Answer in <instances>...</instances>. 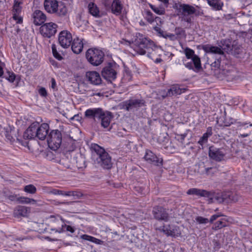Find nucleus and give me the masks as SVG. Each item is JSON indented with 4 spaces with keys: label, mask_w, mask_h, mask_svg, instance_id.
I'll return each mask as SVG.
<instances>
[{
    "label": "nucleus",
    "mask_w": 252,
    "mask_h": 252,
    "mask_svg": "<svg viewBox=\"0 0 252 252\" xmlns=\"http://www.w3.org/2000/svg\"><path fill=\"white\" fill-rule=\"evenodd\" d=\"M33 22L36 26L41 25L46 20V15L40 10H35L32 15Z\"/></svg>",
    "instance_id": "nucleus-19"
},
{
    "label": "nucleus",
    "mask_w": 252,
    "mask_h": 252,
    "mask_svg": "<svg viewBox=\"0 0 252 252\" xmlns=\"http://www.w3.org/2000/svg\"><path fill=\"white\" fill-rule=\"evenodd\" d=\"M220 59H218L211 63V67L212 69L214 68L215 70L220 69Z\"/></svg>",
    "instance_id": "nucleus-48"
},
{
    "label": "nucleus",
    "mask_w": 252,
    "mask_h": 252,
    "mask_svg": "<svg viewBox=\"0 0 252 252\" xmlns=\"http://www.w3.org/2000/svg\"><path fill=\"white\" fill-rule=\"evenodd\" d=\"M226 151L224 148H218L211 146L209 149V157L217 161H220L224 159Z\"/></svg>",
    "instance_id": "nucleus-9"
},
{
    "label": "nucleus",
    "mask_w": 252,
    "mask_h": 252,
    "mask_svg": "<svg viewBox=\"0 0 252 252\" xmlns=\"http://www.w3.org/2000/svg\"><path fill=\"white\" fill-rule=\"evenodd\" d=\"M88 8L89 13L93 16L96 18H99L101 16L99 8L94 3L90 2L89 3Z\"/></svg>",
    "instance_id": "nucleus-27"
},
{
    "label": "nucleus",
    "mask_w": 252,
    "mask_h": 252,
    "mask_svg": "<svg viewBox=\"0 0 252 252\" xmlns=\"http://www.w3.org/2000/svg\"><path fill=\"white\" fill-rule=\"evenodd\" d=\"M72 41V36L71 33L66 31L61 32L59 36V42L61 46L64 48L70 46Z\"/></svg>",
    "instance_id": "nucleus-12"
},
{
    "label": "nucleus",
    "mask_w": 252,
    "mask_h": 252,
    "mask_svg": "<svg viewBox=\"0 0 252 252\" xmlns=\"http://www.w3.org/2000/svg\"><path fill=\"white\" fill-rule=\"evenodd\" d=\"M152 213L154 218L157 220L167 222L169 220V214L166 209L161 206L153 207Z\"/></svg>",
    "instance_id": "nucleus-8"
},
{
    "label": "nucleus",
    "mask_w": 252,
    "mask_h": 252,
    "mask_svg": "<svg viewBox=\"0 0 252 252\" xmlns=\"http://www.w3.org/2000/svg\"><path fill=\"white\" fill-rule=\"evenodd\" d=\"M4 135L5 136L6 140L10 143H12L14 141L15 139L11 134V131H5L4 132Z\"/></svg>",
    "instance_id": "nucleus-44"
},
{
    "label": "nucleus",
    "mask_w": 252,
    "mask_h": 252,
    "mask_svg": "<svg viewBox=\"0 0 252 252\" xmlns=\"http://www.w3.org/2000/svg\"><path fill=\"white\" fill-rule=\"evenodd\" d=\"M57 27L58 26L55 23H46L40 27V32L44 37L50 38L56 33Z\"/></svg>",
    "instance_id": "nucleus-10"
},
{
    "label": "nucleus",
    "mask_w": 252,
    "mask_h": 252,
    "mask_svg": "<svg viewBox=\"0 0 252 252\" xmlns=\"http://www.w3.org/2000/svg\"><path fill=\"white\" fill-rule=\"evenodd\" d=\"M86 57L91 64L94 66H97L103 62L104 53L100 49L92 48L87 51Z\"/></svg>",
    "instance_id": "nucleus-5"
},
{
    "label": "nucleus",
    "mask_w": 252,
    "mask_h": 252,
    "mask_svg": "<svg viewBox=\"0 0 252 252\" xmlns=\"http://www.w3.org/2000/svg\"><path fill=\"white\" fill-rule=\"evenodd\" d=\"M146 105V102L143 99L131 98L124 102V108L127 111L137 109Z\"/></svg>",
    "instance_id": "nucleus-11"
},
{
    "label": "nucleus",
    "mask_w": 252,
    "mask_h": 252,
    "mask_svg": "<svg viewBox=\"0 0 252 252\" xmlns=\"http://www.w3.org/2000/svg\"><path fill=\"white\" fill-rule=\"evenodd\" d=\"M183 63L185 66L189 69H193L194 67H195L192 59H191L190 62H188L187 60H184Z\"/></svg>",
    "instance_id": "nucleus-45"
},
{
    "label": "nucleus",
    "mask_w": 252,
    "mask_h": 252,
    "mask_svg": "<svg viewBox=\"0 0 252 252\" xmlns=\"http://www.w3.org/2000/svg\"><path fill=\"white\" fill-rule=\"evenodd\" d=\"M213 132L212 127H208L207 128L206 132L203 134L201 137H200L199 140L198 142V143L201 146H203L205 143H206L208 142V138L211 136Z\"/></svg>",
    "instance_id": "nucleus-28"
},
{
    "label": "nucleus",
    "mask_w": 252,
    "mask_h": 252,
    "mask_svg": "<svg viewBox=\"0 0 252 252\" xmlns=\"http://www.w3.org/2000/svg\"><path fill=\"white\" fill-rule=\"evenodd\" d=\"M226 225V222L223 220H219L214 223L212 229L215 230L220 229Z\"/></svg>",
    "instance_id": "nucleus-39"
},
{
    "label": "nucleus",
    "mask_w": 252,
    "mask_h": 252,
    "mask_svg": "<svg viewBox=\"0 0 252 252\" xmlns=\"http://www.w3.org/2000/svg\"><path fill=\"white\" fill-rule=\"evenodd\" d=\"M173 8L177 12V15L181 17L182 21L189 24L192 22V15L196 17L204 15L203 10L197 5L193 6L178 2L173 4Z\"/></svg>",
    "instance_id": "nucleus-1"
},
{
    "label": "nucleus",
    "mask_w": 252,
    "mask_h": 252,
    "mask_svg": "<svg viewBox=\"0 0 252 252\" xmlns=\"http://www.w3.org/2000/svg\"><path fill=\"white\" fill-rule=\"evenodd\" d=\"M23 190L28 193L35 194L36 192L37 189L34 185L30 184L25 186Z\"/></svg>",
    "instance_id": "nucleus-34"
},
{
    "label": "nucleus",
    "mask_w": 252,
    "mask_h": 252,
    "mask_svg": "<svg viewBox=\"0 0 252 252\" xmlns=\"http://www.w3.org/2000/svg\"><path fill=\"white\" fill-rule=\"evenodd\" d=\"M158 47L153 41L146 38L139 39L136 42L134 50L140 55L147 53L149 58L154 60L157 55Z\"/></svg>",
    "instance_id": "nucleus-4"
},
{
    "label": "nucleus",
    "mask_w": 252,
    "mask_h": 252,
    "mask_svg": "<svg viewBox=\"0 0 252 252\" xmlns=\"http://www.w3.org/2000/svg\"><path fill=\"white\" fill-rule=\"evenodd\" d=\"M155 20L157 22H160L161 23V19L160 18L158 17H155Z\"/></svg>",
    "instance_id": "nucleus-63"
},
{
    "label": "nucleus",
    "mask_w": 252,
    "mask_h": 252,
    "mask_svg": "<svg viewBox=\"0 0 252 252\" xmlns=\"http://www.w3.org/2000/svg\"><path fill=\"white\" fill-rule=\"evenodd\" d=\"M226 194V203H229L230 201L236 202L238 200V196L236 194L231 192H228Z\"/></svg>",
    "instance_id": "nucleus-36"
},
{
    "label": "nucleus",
    "mask_w": 252,
    "mask_h": 252,
    "mask_svg": "<svg viewBox=\"0 0 252 252\" xmlns=\"http://www.w3.org/2000/svg\"><path fill=\"white\" fill-rule=\"evenodd\" d=\"M49 129V126L47 123H43L40 125L38 123L37 126V139L43 140L48 136L47 134Z\"/></svg>",
    "instance_id": "nucleus-18"
},
{
    "label": "nucleus",
    "mask_w": 252,
    "mask_h": 252,
    "mask_svg": "<svg viewBox=\"0 0 252 252\" xmlns=\"http://www.w3.org/2000/svg\"><path fill=\"white\" fill-rule=\"evenodd\" d=\"M82 238L85 240L90 241H93V239H94V238L93 237H92V236L86 235V234L83 235L82 236Z\"/></svg>",
    "instance_id": "nucleus-55"
},
{
    "label": "nucleus",
    "mask_w": 252,
    "mask_h": 252,
    "mask_svg": "<svg viewBox=\"0 0 252 252\" xmlns=\"http://www.w3.org/2000/svg\"><path fill=\"white\" fill-rule=\"evenodd\" d=\"M171 228V229L170 230L169 236L176 237L180 236L181 232L179 230V226L173 225L172 227Z\"/></svg>",
    "instance_id": "nucleus-35"
},
{
    "label": "nucleus",
    "mask_w": 252,
    "mask_h": 252,
    "mask_svg": "<svg viewBox=\"0 0 252 252\" xmlns=\"http://www.w3.org/2000/svg\"><path fill=\"white\" fill-rule=\"evenodd\" d=\"M208 4L215 10H220L223 5L220 0H207Z\"/></svg>",
    "instance_id": "nucleus-30"
},
{
    "label": "nucleus",
    "mask_w": 252,
    "mask_h": 252,
    "mask_svg": "<svg viewBox=\"0 0 252 252\" xmlns=\"http://www.w3.org/2000/svg\"><path fill=\"white\" fill-rule=\"evenodd\" d=\"M187 193L189 195H195L199 197H205L212 200L213 195L211 191H208L206 190L192 188L189 189Z\"/></svg>",
    "instance_id": "nucleus-17"
},
{
    "label": "nucleus",
    "mask_w": 252,
    "mask_h": 252,
    "mask_svg": "<svg viewBox=\"0 0 252 252\" xmlns=\"http://www.w3.org/2000/svg\"><path fill=\"white\" fill-rule=\"evenodd\" d=\"M7 76L5 77L10 82L13 83L16 78V75L13 72L10 71L7 72Z\"/></svg>",
    "instance_id": "nucleus-46"
},
{
    "label": "nucleus",
    "mask_w": 252,
    "mask_h": 252,
    "mask_svg": "<svg viewBox=\"0 0 252 252\" xmlns=\"http://www.w3.org/2000/svg\"><path fill=\"white\" fill-rule=\"evenodd\" d=\"M8 198H9L11 200H14L15 198H17L16 195H11L8 196Z\"/></svg>",
    "instance_id": "nucleus-60"
},
{
    "label": "nucleus",
    "mask_w": 252,
    "mask_h": 252,
    "mask_svg": "<svg viewBox=\"0 0 252 252\" xmlns=\"http://www.w3.org/2000/svg\"><path fill=\"white\" fill-rule=\"evenodd\" d=\"M185 54L187 59H192L195 68L199 69L201 67L200 59L198 56L194 54V51L189 48L185 50Z\"/></svg>",
    "instance_id": "nucleus-14"
},
{
    "label": "nucleus",
    "mask_w": 252,
    "mask_h": 252,
    "mask_svg": "<svg viewBox=\"0 0 252 252\" xmlns=\"http://www.w3.org/2000/svg\"><path fill=\"white\" fill-rule=\"evenodd\" d=\"M234 124L236 125L238 129L240 130L243 127L244 129H248L249 126H252V124H250L247 122H235Z\"/></svg>",
    "instance_id": "nucleus-37"
},
{
    "label": "nucleus",
    "mask_w": 252,
    "mask_h": 252,
    "mask_svg": "<svg viewBox=\"0 0 252 252\" xmlns=\"http://www.w3.org/2000/svg\"><path fill=\"white\" fill-rule=\"evenodd\" d=\"M154 29L155 31H156L158 34L161 32L162 30L158 27L156 26L154 28Z\"/></svg>",
    "instance_id": "nucleus-58"
},
{
    "label": "nucleus",
    "mask_w": 252,
    "mask_h": 252,
    "mask_svg": "<svg viewBox=\"0 0 252 252\" xmlns=\"http://www.w3.org/2000/svg\"><path fill=\"white\" fill-rule=\"evenodd\" d=\"M62 228L65 229L67 231L70 232L72 233L75 231L74 227L69 225L64 224L62 226Z\"/></svg>",
    "instance_id": "nucleus-51"
},
{
    "label": "nucleus",
    "mask_w": 252,
    "mask_h": 252,
    "mask_svg": "<svg viewBox=\"0 0 252 252\" xmlns=\"http://www.w3.org/2000/svg\"><path fill=\"white\" fill-rule=\"evenodd\" d=\"M196 221L199 224H206L209 222V220L207 218H203L201 216H198L195 219Z\"/></svg>",
    "instance_id": "nucleus-47"
},
{
    "label": "nucleus",
    "mask_w": 252,
    "mask_h": 252,
    "mask_svg": "<svg viewBox=\"0 0 252 252\" xmlns=\"http://www.w3.org/2000/svg\"><path fill=\"white\" fill-rule=\"evenodd\" d=\"M173 225H163L162 228H158L159 231L163 232L165 235L167 236H169L170 230H171V228Z\"/></svg>",
    "instance_id": "nucleus-41"
},
{
    "label": "nucleus",
    "mask_w": 252,
    "mask_h": 252,
    "mask_svg": "<svg viewBox=\"0 0 252 252\" xmlns=\"http://www.w3.org/2000/svg\"><path fill=\"white\" fill-rule=\"evenodd\" d=\"M186 90V89L181 88L180 86L177 84L173 85L169 89H168L167 95H170L171 97L173 96H176L185 93Z\"/></svg>",
    "instance_id": "nucleus-23"
},
{
    "label": "nucleus",
    "mask_w": 252,
    "mask_h": 252,
    "mask_svg": "<svg viewBox=\"0 0 252 252\" xmlns=\"http://www.w3.org/2000/svg\"><path fill=\"white\" fill-rule=\"evenodd\" d=\"M86 77L90 83L93 85H98L101 83L100 75L96 71H93L87 72Z\"/></svg>",
    "instance_id": "nucleus-20"
},
{
    "label": "nucleus",
    "mask_w": 252,
    "mask_h": 252,
    "mask_svg": "<svg viewBox=\"0 0 252 252\" xmlns=\"http://www.w3.org/2000/svg\"><path fill=\"white\" fill-rule=\"evenodd\" d=\"M202 48L206 53H212L218 55H223L224 54L223 51L220 48L217 46L206 44L204 45Z\"/></svg>",
    "instance_id": "nucleus-25"
},
{
    "label": "nucleus",
    "mask_w": 252,
    "mask_h": 252,
    "mask_svg": "<svg viewBox=\"0 0 252 252\" xmlns=\"http://www.w3.org/2000/svg\"><path fill=\"white\" fill-rule=\"evenodd\" d=\"M17 201L22 204H36V200L27 197L21 196L17 198Z\"/></svg>",
    "instance_id": "nucleus-31"
},
{
    "label": "nucleus",
    "mask_w": 252,
    "mask_h": 252,
    "mask_svg": "<svg viewBox=\"0 0 252 252\" xmlns=\"http://www.w3.org/2000/svg\"><path fill=\"white\" fill-rule=\"evenodd\" d=\"M19 14H13V18L16 21V23L20 24L22 22V18L19 15Z\"/></svg>",
    "instance_id": "nucleus-52"
},
{
    "label": "nucleus",
    "mask_w": 252,
    "mask_h": 252,
    "mask_svg": "<svg viewBox=\"0 0 252 252\" xmlns=\"http://www.w3.org/2000/svg\"><path fill=\"white\" fill-rule=\"evenodd\" d=\"M160 1H162L164 4L167 6V4L169 2V0H159Z\"/></svg>",
    "instance_id": "nucleus-62"
},
{
    "label": "nucleus",
    "mask_w": 252,
    "mask_h": 252,
    "mask_svg": "<svg viewBox=\"0 0 252 252\" xmlns=\"http://www.w3.org/2000/svg\"><path fill=\"white\" fill-rule=\"evenodd\" d=\"M101 75L105 79L112 82L116 78L117 72L113 66L111 64H109L102 69Z\"/></svg>",
    "instance_id": "nucleus-13"
},
{
    "label": "nucleus",
    "mask_w": 252,
    "mask_h": 252,
    "mask_svg": "<svg viewBox=\"0 0 252 252\" xmlns=\"http://www.w3.org/2000/svg\"><path fill=\"white\" fill-rule=\"evenodd\" d=\"M213 196L212 200L210 198L209 199V203H212L214 202L215 201L219 203H221L224 202H226L227 197H226V193H223L221 194H215L214 192H212Z\"/></svg>",
    "instance_id": "nucleus-26"
},
{
    "label": "nucleus",
    "mask_w": 252,
    "mask_h": 252,
    "mask_svg": "<svg viewBox=\"0 0 252 252\" xmlns=\"http://www.w3.org/2000/svg\"><path fill=\"white\" fill-rule=\"evenodd\" d=\"M21 4H17V3L14 2L13 7V14H19L21 11Z\"/></svg>",
    "instance_id": "nucleus-49"
},
{
    "label": "nucleus",
    "mask_w": 252,
    "mask_h": 252,
    "mask_svg": "<svg viewBox=\"0 0 252 252\" xmlns=\"http://www.w3.org/2000/svg\"><path fill=\"white\" fill-rule=\"evenodd\" d=\"M144 158L149 163L157 166H160L162 164V159L158 158L151 151H146Z\"/></svg>",
    "instance_id": "nucleus-16"
},
{
    "label": "nucleus",
    "mask_w": 252,
    "mask_h": 252,
    "mask_svg": "<svg viewBox=\"0 0 252 252\" xmlns=\"http://www.w3.org/2000/svg\"><path fill=\"white\" fill-rule=\"evenodd\" d=\"M222 49L228 53H232L233 46L229 40H225L222 43Z\"/></svg>",
    "instance_id": "nucleus-33"
},
{
    "label": "nucleus",
    "mask_w": 252,
    "mask_h": 252,
    "mask_svg": "<svg viewBox=\"0 0 252 252\" xmlns=\"http://www.w3.org/2000/svg\"><path fill=\"white\" fill-rule=\"evenodd\" d=\"M49 147L53 150H57L62 142V134L58 129L52 130L47 137Z\"/></svg>",
    "instance_id": "nucleus-6"
},
{
    "label": "nucleus",
    "mask_w": 252,
    "mask_h": 252,
    "mask_svg": "<svg viewBox=\"0 0 252 252\" xmlns=\"http://www.w3.org/2000/svg\"><path fill=\"white\" fill-rule=\"evenodd\" d=\"M218 171V169L215 167L206 168L205 169V174L208 176H212Z\"/></svg>",
    "instance_id": "nucleus-43"
},
{
    "label": "nucleus",
    "mask_w": 252,
    "mask_h": 252,
    "mask_svg": "<svg viewBox=\"0 0 252 252\" xmlns=\"http://www.w3.org/2000/svg\"><path fill=\"white\" fill-rule=\"evenodd\" d=\"M250 134H251V132L249 130V133L241 134H240V137H242V138L246 137H248V136H249L250 135Z\"/></svg>",
    "instance_id": "nucleus-59"
},
{
    "label": "nucleus",
    "mask_w": 252,
    "mask_h": 252,
    "mask_svg": "<svg viewBox=\"0 0 252 252\" xmlns=\"http://www.w3.org/2000/svg\"><path fill=\"white\" fill-rule=\"evenodd\" d=\"M150 7L157 14L163 15L165 13V8L162 6L156 7L155 5L149 3Z\"/></svg>",
    "instance_id": "nucleus-32"
},
{
    "label": "nucleus",
    "mask_w": 252,
    "mask_h": 252,
    "mask_svg": "<svg viewBox=\"0 0 252 252\" xmlns=\"http://www.w3.org/2000/svg\"><path fill=\"white\" fill-rule=\"evenodd\" d=\"M123 6L119 0H114L111 5L113 13L118 15L121 14Z\"/></svg>",
    "instance_id": "nucleus-29"
},
{
    "label": "nucleus",
    "mask_w": 252,
    "mask_h": 252,
    "mask_svg": "<svg viewBox=\"0 0 252 252\" xmlns=\"http://www.w3.org/2000/svg\"><path fill=\"white\" fill-rule=\"evenodd\" d=\"M38 93L41 96L43 97H46L47 95V91L43 87H41L39 89Z\"/></svg>",
    "instance_id": "nucleus-53"
},
{
    "label": "nucleus",
    "mask_w": 252,
    "mask_h": 252,
    "mask_svg": "<svg viewBox=\"0 0 252 252\" xmlns=\"http://www.w3.org/2000/svg\"><path fill=\"white\" fill-rule=\"evenodd\" d=\"M174 35H176L177 39L178 37H181L185 35V31L181 27H176L175 29Z\"/></svg>",
    "instance_id": "nucleus-38"
},
{
    "label": "nucleus",
    "mask_w": 252,
    "mask_h": 252,
    "mask_svg": "<svg viewBox=\"0 0 252 252\" xmlns=\"http://www.w3.org/2000/svg\"><path fill=\"white\" fill-rule=\"evenodd\" d=\"M155 16L150 10L145 11V19L150 23L155 21Z\"/></svg>",
    "instance_id": "nucleus-40"
},
{
    "label": "nucleus",
    "mask_w": 252,
    "mask_h": 252,
    "mask_svg": "<svg viewBox=\"0 0 252 252\" xmlns=\"http://www.w3.org/2000/svg\"><path fill=\"white\" fill-rule=\"evenodd\" d=\"M52 50L53 55L56 59L59 61H61L63 59L62 56L58 52L56 45L55 44H53L52 45Z\"/></svg>",
    "instance_id": "nucleus-42"
},
{
    "label": "nucleus",
    "mask_w": 252,
    "mask_h": 252,
    "mask_svg": "<svg viewBox=\"0 0 252 252\" xmlns=\"http://www.w3.org/2000/svg\"><path fill=\"white\" fill-rule=\"evenodd\" d=\"M56 86V81L54 78L51 79V87L53 89H54Z\"/></svg>",
    "instance_id": "nucleus-56"
},
{
    "label": "nucleus",
    "mask_w": 252,
    "mask_h": 252,
    "mask_svg": "<svg viewBox=\"0 0 252 252\" xmlns=\"http://www.w3.org/2000/svg\"><path fill=\"white\" fill-rule=\"evenodd\" d=\"M49 193L54 195H61L63 196H78L77 192L75 191H64L63 190L58 189H51L49 191Z\"/></svg>",
    "instance_id": "nucleus-24"
},
{
    "label": "nucleus",
    "mask_w": 252,
    "mask_h": 252,
    "mask_svg": "<svg viewBox=\"0 0 252 252\" xmlns=\"http://www.w3.org/2000/svg\"><path fill=\"white\" fill-rule=\"evenodd\" d=\"M44 7L48 13L56 14L60 16H64L67 12L65 7L61 8L59 11V2L57 0H45Z\"/></svg>",
    "instance_id": "nucleus-7"
},
{
    "label": "nucleus",
    "mask_w": 252,
    "mask_h": 252,
    "mask_svg": "<svg viewBox=\"0 0 252 252\" xmlns=\"http://www.w3.org/2000/svg\"><path fill=\"white\" fill-rule=\"evenodd\" d=\"M14 2L17 3V4H22L23 0H14Z\"/></svg>",
    "instance_id": "nucleus-61"
},
{
    "label": "nucleus",
    "mask_w": 252,
    "mask_h": 252,
    "mask_svg": "<svg viewBox=\"0 0 252 252\" xmlns=\"http://www.w3.org/2000/svg\"><path fill=\"white\" fill-rule=\"evenodd\" d=\"M161 61H162L161 59H160V58H156V59H155V62L156 63H160Z\"/></svg>",
    "instance_id": "nucleus-64"
},
{
    "label": "nucleus",
    "mask_w": 252,
    "mask_h": 252,
    "mask_svg": "<svg viewBox=\"0 0 252 252\" xmlns=\"http://www.w3.org/2000/svg\"><path fill=\"white\" fill-rule=\"evenodd\" d=\"M31 212V208L23 206H18L14 211L15 217L19 218L20 217H27Z\"/></svg>",
    "instance_id": "nucleus-21"
},
{
    "label": "nucleus",
    "mask_w": 252,
    "mask_h": 252,
    "mask_svg": "<svg viewBox=\"0 0 252 252\" xmlns=\"http://www.w3.org/2000/svg\"><path fill=\"white\" fill-rule=\"evenodd\" d=\"M86 118L93 119L95 121L96 119L101 120V126L103 128H107L113 116L111 112L104 111L101 108H94L87 109L84 114Z\"/></svg>",
    "instance_id": "nucleus-2"
},
{
    "label": "nucleus",
    "mask_w": 252,
    "mask_h": 252,
    "mask_svg": "<svg viewBox=\"0 0 252 252\" xmlns=\"http://www.w3.org/2000/svg\"><path fill=\"white\" fill-rule=\"evenodd\" d=\"M72 42L71 48L72 51L76 54L80 53L83 48V39L76 37L72 40Z\"/></svg>",
    "instance_id": "nucleus-22"
},
{
    "label": "nucleus",
    "mask_w": 252,
    "mask_h": 252,
    "mask_svg": "<svg viewBox=\"0 0 252 252\" xmlns=\"http://www.w3.org/2000/svg\"><path fill=\"white\" fill-rule=\"evenodd\" d=\"M164 38H169L170 40L174 41L175 40H177V37L176 36V35H174V34L166 32L165 33H164Z\"/></svg>",
    "instance_id": "nucleus-50"
},
{
    "label": "nucleus",
    "mask_w": 252,
    "mask_h": 252,
    "mask_svg": "<svg viewBox=\"0 0 252 252\" xmlns=\"http://www.w3.org/2000/svg\"><path fill=\"white\" fill-rule=\"evenodd\" d=\"M90 150L94 156H97L96 161L101 167L106 169L111 168L113 164L111 157L104 148L97 144L92 143Z\"/></svg>",
    "instance_id": "nucleus-3"
},
{
    "label": "nucleus",
    "mask_w": 252,
    "mask_h": 252,
    "mask_svg": "<svg viewBox=\"0 0 252 252\" xmlns=\"http://www.w3.org/2000/svg\"><path fill=\"white\" fill-rule=\"evenodd\" d=\"M167 91H163L161 93V96L163 98H165L166 97H171L170 95H167Z\"/></svg>",
    "instance_id": "nucleus-57"
},
{
    "label": "nucleus",
    "mask_w": 252,
    "mask_h": 252,
    "mask_svg": "<svg viewBox=\"0 0 252 252\" xmlns=\"http://www.w3.org/2000/svg\"><path fill=\"white\" fill-rule=\"evenodd\" d=\"M222 215H218V214H215V215H214L213 216H211V218H210V220H209V222H210V223H213V222L216 220L219 217H220V216H222Z\"/></svg>",
    "instance_id": "nucleus-54"
},
{
    "label": "nucleus",
    "mask_w": 252,
    "mask_h": 252,
    "mask_svg": "<svg viewBox=\"0 0 252 252\" xmlns=\"http://www.w3.org/2000/svg\"><path fill=\"white\" fill-rule=\"evenodd\" d=\"M38 123H33L27 129L23 134V138L25 139H37V126Z\"/></svg>",
    "instance_id": "nucleus-15"
}]
</instances>
